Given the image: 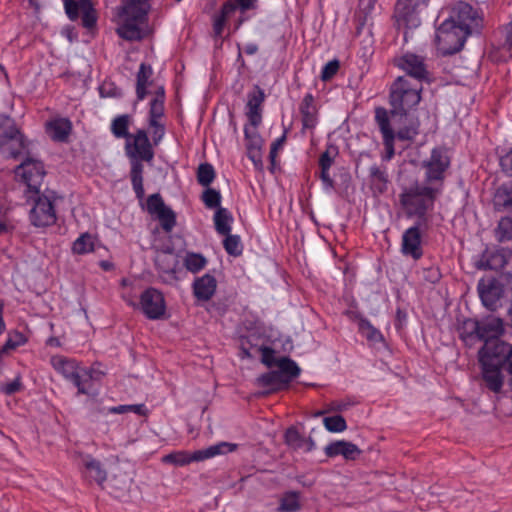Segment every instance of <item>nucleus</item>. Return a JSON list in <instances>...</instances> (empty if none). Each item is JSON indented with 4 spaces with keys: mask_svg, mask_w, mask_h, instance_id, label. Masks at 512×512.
<instances>
[{
    "mask_svg": "<svg viewBox=\"0 0 512 512\" xmlns=\"http://www.w3.org/2000/svg\"><path fill=\"white\" fill-rule=\"evenodd\" d=\"M202 200L208 208H219L221 202L220 193L212 188H208L203 192Z\"/></svg>",
    "mask_w": 512,
    "mask_h": 512,
    "instance_id": "obj_52",
    "label": "nucleus"
},
{
    "mask_svg": "<svg viewBox=\"0 0 512 512\" xmlns=\"http://www.w3.org/2000/svg\"><path fill=\"white\" fill-rule=\"evenodd\" d=\"M430 0H397L393 17L400 27H417L420 24L419 14L424 11Z\"/></svg>",
    "mask_w": 512,
    "mask_h": 512,
    "instance_id": "obj_10",
    "label": "nucleus"
},
{
    "mask_svg": "<svg viewBox=\"0 0 512 512\" xmlns=\"http://www.w3.org/2000/svg\"><path fill=\"white\" fill-rule=\"evenodd\" d=\"M302 505L300 502V493L296 491H286L279 500L278 512H298Z\"/></svg>",
    "mask_w": 512,
    "mask_h": 512,
    "instance_id": "obj_28",
    "label": "nucleus"
},
{
    "mask_svg": "<svg viewBox=\"0 0 512 512\" xmlns=\"http://www.w3.org/2000/svg\"><path fill=\"white\" fill-rule=\"evenodd\" d=\"M146 206L150 214L157 216L164 231L170 232L174 228L176 225V215L171 208L165 205L160 194L150 195Z\"/></svg>",
    "mask_w": 512,
    "mask_h": 512,
    "instance_id": "obj_18",
    "label": "nucleus"
},
{
    "mask_svg": "<svg viewBox=\"0 0 512 512\" xmlns=\"http://www.w3.org/2000/svg\"><path fill=\"white\" fill-rule=\"evenodd\" d=\"M52 367L77 388L78 395H89L94 370L81 366L76 360L57 355L51 357Z\"/></svg>",
    "mask_w": 512,
    "mask_h": 512,
    "instance_id": "obj_6",
    "label": "nucleus"
},
{
    "mask_svg": "<svg viewBox=\"0 0 512 512\" xmlns=\"http://www.w3.org/2000/svg\"><path fill=\"white\" fill-rule=\"evenodd\" d=\"M34 206L30 211L31 223L36 227H45L55 223L56 214L50 196L35 194Z\"/></svg>",
    "mask_w": 512,
    "mask_h": 512,
    "instance_id": "obj_16",
    "label": "nucleus"
},
{
    "mask_svg": "<svg viewBox=\"0 0 512 512\" xmlns=\"http://www.w3.org/2000/svg\"><path fill=\"white\" fill-rule=\"evenodd\" d=\"M450 165L447 154L440 149H433L429 159L423 161L425 169V183L433 186H443L445 171Z\"/></svg>",
    "mask_w": 512,
    "mask_h": 512,
    "instance_id": "obj_13",
    "label": "nucleus"
},
{
    "mask_svg": "<svg viewBox=\"0 0 512 512\" xmlns=\"http://www.w3.org/2000/svg\"><path fill=\"white\" fill-rule=\"evenodd\" d=\"M128 412H133L140 416H146L148 414V409L145 404H127L107 408V413L110 414H125Z\"/></svg>",
    "mask_w": 512,
    "mask_h": 512,
    "instance_id": "obj_40",
    "label": "nucleus"
},
{
    "mask_svg": "<svg viewBox=\"0 0 512 512\" xmlns=\"http://www.w3.org/2000/svg\"><path fill=\"white\" fill-rule=\"evenodd\" d=\"M339 62L337 60L329 61L322 69L321 79L323 81L330 80L338 71Z\"/></svg>",
    "mask_w": 512,
    "mask_h": 512,
    "instance_id": "obj_57",
    "label": "nucleus"
},
{
    "mask_svg": "<svg viewBox=\"0 0 512 512\" xmlns=\"http://www.w3.org/2000/svg\"><path fill=\"white\" fill-rule=\"evenodd\" d=\"M262 352V362L267 367H273L277 365V361L279 358L275 356V352L270 347H263L261 349Z\"/></svg>",
    "mask_w": 512,
    "mask_h": 512,
    "instance_id": "obj_59",
    "label": "nucleus"
},
{
    "mask_svg": "<svg viewBox=\"0 0 512 512\" xmlns=\"http://www.w3.org/2000/svg\"><path fill=\"white\" fill-rule=\"evenodd\" d=\"M122 297L128 305L140 310L149 320H160L166 317V301L161 290H143L138 302L126 295Z\"/></svg>",
    "mask_w": 512,
    "mask_h": 512,
    "instance_id": "obj_9",
    "label": "nucleus"
},
{
    "mask_svg": "<svg viewBox=\"0 0 512 512\" xmlns=\"http://www.w3.org/2000/svg\"><path fill=\"white\" fill-rule=\"evenodd\" d=\"M225 239L223 240V246L226 252L232 256H239L242 254L243 246L238 235L223 234Z\"/></svg>",
    "mask_w": 512,
    "mask_h": 512,
    "instance_id": "obj_42",
    "label": "nucleus"
},
{
    "mask_svg": "<svg viewBox=\"0 0 512 512\" xmlns=\"http://www.w3.org/2000/svg\"><path fill=\"white\" fill-rule=\"evenodd\" d=\"M233 217L231 213L223 207H219L214 215L215 229L218 234H228L231 232V223Z\"/></svg>",
    "mask_w": 512,
    "mask_h": 512,
    "instance_id": "obj_31",
    "label": "nucleus"
},
{
    "mask_svg": "<svg viewBox=\"0 0 512 512\" xmlns=\"http://www.w3.org/2000/svg\"><path fill=\"white\" fill-rule=\"evenodd\" d=\"M235 10V6L231 3L224 4L221 15L217 16L214 20V33L216 36H221L226 18Z\"/></svg>",
    "mask_w": 512,
    "mask_h": 512,
    "instance_id": "obj_48",
    "label": "nucleus"
},
{
    "mask_svg": "<svg viewBox=\"0 0 512 512\" xmlns=\"http://www.w3.org/2000/svg\"><path fill=\"white\" fill-rule=\"evenodd\" d=\"M152 75V68L145 63L140 65L139 71L137 73V82H136V95L138 100H143L147 94L146 87L148 85V81Z\"/></svg>",
    "mask_w": 512,
    "mask_h": 512,
    "instance_id": "obj_34",
    "label": "nucleus"
},
{
    "mask_svg": "<svg viewBox=\"0 0 512 512\" xmlns=\"http://www.w3.org/2000/svg\"><path fill=\"white\" fill-rule=\"evenodd\" d=\"M264 100V91L257 85L247 94L246 116L250 126L254 128H257L262 121V104Z\"/></svg>",
    "mask_w": 512,
    "mask_h": 512,
    "instance_id": "obj_19",
    "label": "nucleus"
},
{
    "mask_svg": "<svg viewBox=\"0 0 512 512\" xmlns=\"http://www.w3.org/2000/svg\"><path fill=\"white\" fill-rule=\"evenodd\" d=\"M215 178V171L211 164H200L197 170V181L202 186H209Z\"/></svg>",
    "mask_w": 512,
    "mask_h": 512,
    "instance_id": "obj_44",
    "label": "nucleus"
},
{
    "mask_svg": "<svg viewBox=\"0 0 512 512\" xmlns=\"http://www.w3.org/2000/svg\"><path fill=\"white\" fill-rule=\"evenodd\" d=\"M84 467L89 472V476L98 484L101 485L106 481L107 472L100 461L88 455L84 458Z\"/></svg>",
    "mask_w": 512,
    "mask_h": 512,
    "instance_id": "obj_29",
    "label": "nucleus"
},
{
    "mask_svg": "<svg viewBox=\"0 0 512 512\" xmlns=\"http://www.w3.org/2000/svg\"><path fill=\"white\" fill-rule=\"evenodd\" d=\"M15 174L23 179L29 192L34 194L40 193V186L45 176L42 162L32 157H27L16 167Z\"/></svg>",
    "mask_w": 512,
    "mask_h": 512,
    "instance_id": "obj_14",
    "label": "nucleus"
},
{
    "mask_svg": "<svg viewBox=\"0 0 512 512\" xmlns=\"http://www.w3.org/2000/svg\"><path fill=\"white\" fill-rule=\"evenodd\" d=\"M500 165L506 174L512 176V150L500 158Z\"/></svg>",
    "mask_w": 512,
    "mask_h": 512,
    "instance_id": "obj_63",
    "label": "nucleus"
},
{
    "mask_svg": "<svg viewBox=\"0 0 512 512\" xmlns=\"http://www.w3.org/2000/svg\"><path fill=\"white\" fill-rule=\"evenodd\" d=\"M13 225L8 218L7 210L0 206V234H9Z\"/></svg>",
    "mask_w": 512,
    "mask_h": 512,
    "instance_id": "obj_60",
    "label": "nucleus"
},
{
    "mask_svg": "<svg viewBox=\"0 0 512 512\" xmlns=\"http://www.w3.org/2000/svg\"><path fill=\"white\" fill-rule=\"evenodd\" d=\"M206 259L197 253H188L185 257V266L191 272H198L206 265Z\"/></svg>",
    "mask_w": 512,
    "mask_h": 512,
    "instance_id": "obj_49",
    "label": "nucleus"
},
{
    "mask_svg": "<svg viewBox=\"0 0 512 512\" xmlns=\"http://www.w3.org/2000/svg\"><path fill=\"white\" fill-rule=\"evenodd\" d=\"M130 123V116L127 114L116 117L111 124V131L117 138H131L132 135L128 133V126Z\"/></svg>",
    "mask_w": 512,
    "mask_h": 512,
    "instance_id": "obj_38",
    "label": "nucleus"
},
{
    "mask_svg": "<svg viewBox=\"0 0 512 512\" xmlns=\"http://www.w3.org/2000/svg\"><path fill=\"white\" fill-rule=\"evenodd\" d=\"M27 341L28 338L22 332L18 330L10 331L5 344L0 349V353L8 354L10 351L25 345Z\"/></svg>",
    "mask_w": 512,
    "mask_h": 512,
    "instance_id": "obj_35",
    "label": "nucleus"
},
{
    "mask_svg": "<svg viewBox=\"0 0 512 512\" xmlns=\"http://www.w3.org/2000/svg\"><path fill=\"white\" fill-rule=\"evenodd\" d=\"M423 278L430 284H436L441 278V273L438 268L431 267L423 271Z\"/></svg>",
    "mask_w": 512,
    "mask_h": 512,
    "instance_id": "obj_61",
    "label": "nucleus"
},
{
    "mask_svg": "<svg viewBox=\"0 0 512 512\" xmlns=\"http://www.w3.org/2000/svg\"><path fill=\"white\" fill-rule=\"evenodd\" d=\"M496 237L501 242L512 240V218L504 217L499 221Z\"/></svg>",
    "mask_w": 512,
    "mask_h": 512,
    "instance_id": "obj_47",
    "label": "nucleus"
},
{
    "mask_svg": "<svg viewBox=\"0 0 512 512\" xmlns=\"http://www.w3.org/2000/svg\"><path fill=\"white\" fill-rule=\"evenodd\" d=\"M375 121L382 133L384 145L387 149H390L389 157H391L394 154L393 143L395 139V133L390 125L389 112L383 107H377L375 109Z\"/></svg>",
    "mask_w": 512,
    "mask_h": 512,
    "instance_id": "obj_22",
    "label": "nucleus"
},
{
    "mask_svg": "<svg viewBox=\"0 0 512 512\" xmlns=\"http://www.w3.org/2000/svg\"><path fill=\"white\" fill-rule=\"evenodd\" d=\"M150 0H122V23L117 28L119 37L127 41H139L144 37L143 25L150 9Z\"/></svg>",
    "mask_w": 512,
    "mask_h": 512,
    "instance_id": "obj_4",
    "label": "nucleus"
},
{
    "mask_svg": "<svg viewBox=\"0 0 512 512\" xmlns=\"http://www.w3.org/2000/svg\"><path fill=\"white\" fill-rule=\"evenodd\" d=\"M494 207L505 210L512 207V183L500 186L494 195Z\"/></svg>",
    "mask_w": 512,
    "mask_h": 512,
    "instance_id": "obj_30",
    "label": "nucleus"
},
{
    "mask_svg": "<svg viewBox=\"0 0 512 512\" xmlns=\"http://www.w3.org/2000/svg\"><path fill=\"white\" fill-rule=\"evenodd\" d=\"M395 65L403 70L411 81H418L423 84V81H428L429 72L425 59L414 53H405L402 56L394 59Z\"/></svg>",
    "mask_w": 512,
    "mask_h": 512,
    "instance_id": "obj_15",
    "label": "nucleus"
},
{
    "mask_svg": "<svg viewBox=\"0 0 512 512\" xmlns=\"http://www.w3.org/2000/svg\"><path fill=\"white\" fill-rule=\"evenodd\" d=\"M217 281L215 277L209 273L205 274L204 276L197 278L192 288H216Z\"/></svg>",
    "mask_w": 512,
    "mask_h": 512,
    "instance_id": "obj_55",
    "label": "nucleus"
},
{
    "mask_svg": "<svg viewBox=\"0 0 512 512\" xmlns=\"http://www.w3.org/2000/svg\"><path fill=\"white\" fill-rule=\"evenodd\" d=\"M440 193L441 187L439 185L415 183L405 188L399 199L407 216H416L418 220L428 221L427 212L433 209L435 200Z\"/></svg>",
    "mask_w": 512,
    "mask_h": 512,
    "instance_id": "obj_3",
    "label": "nucleus"
},
{
    "mask_svg": "<svg viewBox=\"0 0 512 512\" xmlns=\"http://www.w3.org/2000/svg\"><path fill=\"white\" fill-rule=\"evenodd\" d=\"M126 152L130 158H133L130 171L133 190L137 198L142 199L145 192L142 176L143 165L140 160L150 162L154 157L152 145L145 130H138L136 134L132 135V137L128 139L126 143Z\"/></svg>",
    "mask_w": 512,
    "mask_h": 512,
    "instance_id": "obj_2",
    "label": "nucleus"
},
{
    "mask_svg": "<svg viewBox=\"0 0 512 512\" xmlns=\"http://www.w3.org/2000/svg\"><path fill=\"white\" fill-rule=\"evenodd\" d=\"M456 26L462 28L468 34L478 33L483 27L482 12L474 9L469 3L458 2L453 7V15Z\"/></svg>",
    "mask_w": 512,
    "mask_h": 512,
    "instance_id": "obj_12",
    "label": "nucleus"
},
{
    "mask_svg": "<svg viewBox=\"0 0 512 512\" xmlns=\"http://www.w3.org/2000/svg\"><path fill=\"white\" fill-rule=\"evenodd\" d=\"M469 34L456 26L454 18L445 20L437 29L436 45L442 55H451L460 51Z\"/></svg>",
    "mask_w": 512,
    "mask_h": 512,
    "instance_id": "obj_7",
    "label": "nucleus"
},
{
    "mask_svg": "<svg viewBox=\"0 0 512 512\" xmlns=\"http://www.w3.org/2000/svg\"><path fill=\"white\" fill-rule=\"evenodd\" d=\"M504 332L503 321L500 318H491L485 321L473 322V329L471 335H475L479 340L484 341V345L482 348H486L488 344H491L492 347H500L503 346H512L502 340H500V336Z\"/></svg>",
    "mask_w": 512,
    "mask_h": 512,
    "instance_id": "obj_11",
    "label": "nucleus"
},
{
    "mask_svg": "<svg viewBox=\"0 0 512 512\" xmlns=\"http://www.w3.org/2000/svg\"><path fill=\"white\" fill-rule=\"evenodd\" d=\"M319 177L323 183L325 190H332L334 189L335 183L334 180L331 178L329 174V169L320 168V174Z\"/></svg>",
    "mask_w": 512,
    "mask_h": 512,
    "instance_id": "obj_62",
    "label": "nucleus"
},
{
    "mask_svg": "<svg viewBox=\"0 0 512 512\" xmlns=\"http://www.w3.org/2000/svg\"><path fill=\"white\" fill-rule=\"evenodd\" d=\"M150 132L152 135V140L154 145H158V143L163 139L165 134V126L160 122V120H149Z\"/></svg>",
    "mask_w": 512,
    "mask_h": 512,
    "instance_id": "obj_54",
    "label": "nucleus"
},
{
    "mask_svg": "<svg viewBox=\"0 0 512 512\" xmlns=\"http://www.w3.org/2000/svg\"><path fill=\"white\" fill-rule=\"evenodd\" d=\"M51 137L57 141H64L68 137L71 124L66 119H59L49 123Z\"/></svg>",
    "mask_w": 512,
    "mask_h": 512,
    "instance_id": "obj_36",
    "label": "nucleus"
},
{
    "mask_svg": "<svg viewBox=\"0 0 512 512\" xmlns=\"http://www.w3.org/2000/svg\"><path fill=\"white\" fill-rule=\"evenodd\" d=\"M423 84L411 81L407 76H399L391 84L389 102L391 116H406L421 101Z\"/></svg>",
    "mask_w": 512,
    "mask_h": 512,
    "instance_id": "obj_5",
    "label": "nucleus"
},
{
    "mask_svg": "<svg viewBox=\"0 0 512 512\" xmlns=\"http://www.w3.org/2000/svg\"><path fill=\"white\" fill-rule=\"evenodd\" d=\"M505 40L503 42V48L512 50V21L503 28Z\"/></svg>",
    "mask_w": 512,
    "mask_h": 512,
    "instance_id": "obj_64",
    "label": "nucleus"
},
{
    "mask_svg": "<svg viewBox=\"0 0 512 512\" xmlns=\"http://www.w3.org/2000/svg\"><path fill=\"white\" fill-rule=\"evenodd\" d=\"M428 229L427 220H417L414 226L408 228L402 236V252L404 255L419 259L423 255L421 233Z\"/></svg>",
    "mask_w": 512,
    "mask_h": 512,
    "instance_id": "obj_17",
    "label": "nucleus"
},
{
    "mask_svg": "<svg viewBox=\"0 0 512 512\" xmlns=\"http://www.w3.org/2000/svg\"><path fill=\"white\" fill-rule=\"evenodd\" d=\"M245 140H246V149L247 155L249 159L256 165H261L262 163V139L259 136L256 128L245 126L244 128Z\"/></svg>",
    "mask_w": 512,
    "mask_h": 512,
    "instance_id": "obj_23",
    "label": "nucleus"
},
{
    "mask_svg": "<svg viewBox=\"0 0 512 512\" xmlns=\"http://www.w3.org/2000/svg\"><path fill=\"white\" fill-rule=\"evenodd\" d=\"M236 448L235 444L221 442L216 445H212L203 450H197V457L199 461L213 458L217 455L224 454L226 452H232Z\"/></svg>",
    "mask_w": 512,
    "mask_h": 512,
    "instance_id": "obj_33",
    "label": "nucleus"
},
{
    "mask_svg": "<svg viewBox=\"0 0 512 512\" xmlns=\"http://www.w3.org/2000/svg\"><path fill=\"white\" fill-rule=\"evenodd\" d=\"M285 440L288 445L294 447L295 449L303 448V442L305 438L298 432L294 427H290L285 432Z\"/></svg>",
    "mask_w": 512,
    "mask_h": 512,
    "instance_id": "obj_53",
    "label": "nucleus"
},
{
    "mask_svg": "<svg viewBox=\"0 0 512 512\" xmlns=\"http://www.w3.org/2000/svg\"><path fill=\"white\" fill-rule=\"evenodd\" d=\"M303 128L313 129L317 123V109L311 94L305 95L300 105Z\"/></svg>",
    "mask_w": 512,
    "mask_h": 512,
    "instance_id": "obj_25",
    "label": "nucleus"
},
{
    "mask_svg": "<svg viewBox=\"0 0 512 512\" xmlns=\"http://www.w3.org/2000/svg\"><path fill=\"white\" fill-rule=\"evenodd\" d=\"M479 297L485 307L489 310H496L504 290H477Z\"/></svg>",
    "mask_w": 512,
    "mask_h": 512,
    "instance_id": "obj_39",
    "label": "nucleus"
},
{
    "mask_svg": "<svg viewBox=\"0 0 512 512\" xmlns=\"http://www.w3.org/2000/svg\"><path fill=\"white\" fill-rule=\"evenodd\" d=\"M93 249V239L92 236L88 233H84L79 238H77L72 246V250L75 254H85L93 251Z\"/></svg>",
    "mask_w": 512,
    "mask_h": 512,
    "instance_id": "obj_45",
    "label": "nucleus"
},
{
    "mask_svg": "<svg viewBox=\"0 0 512 512\" xmlns=\"http://www.w3.org/2000/svg\"><path fill=\"white\" fill-rule=\"evenodd\" d=\"M22 389V383L19 377L14 379L13 381L2 384L0 387V391L5 395H13L19 392Z\"/></svg>",
    "mask_w": 512,
    "mask_h": 512,
    "instance_id": "obj_58",
    "label": "nucleus"
},
{
    "mask_svg": "<svg viewBox=\"0 0 512 512\" xmlns=\"http://www.w3.org/2000/svg\"><path fill=\"white\" fill-rule=\"evenodd\" d=\"M474 265L479 270H498L503 268V271L512 264H509L506 255L502 250L486 249L478 259L475 260Z\"/></svg>",
    "mask_w": 512,
    "mask_h": 512,
    "instance_id": "obj_20",
    "label": "nucleus"
},
{
    "mask_svg": "<svg viewBox=\"0 0 512 512\" xmlns=\"http://www.w3.org/2000/svg\"><path fill=\"white\" fill-rule=\"evenodd\" d=\"M65 12L68 18L75 21L79 17V12H82L84 0H63Z\"/></svg>",
    "mask_w": 512,
    "mask_h": 512,
    "instance_id": "obj_51",
    "label": "nucleus"
},
{
    "mask_svg": "<svg viewBox=\"0 0 512 512\" xmlns=\"http://www.w3.org/2000/svg\"><path fill=\"white\" fill-rule=\"evenodd\" d=\"M358 329H359V332L364 337H366V339L368 341L381 342L383 340V335L380 332V330L375 328L372 325V323L366 318L361 317L359 319Z\"/></svg>",
    "mask_w": 512,
    "mask_h": 512,
    "instance_id": "obj_37",
    "label": "nucleus"
},
{
    "mask_svg": "<svg viewBox=\"0 0 512 512\" xmlns=\"http://www.w3.org/2000/svg\"><path fill=\"white\" fill-rule=\"evenodd\" d=\"M479 363L482 379L490 391H501L504 383L503 369L510 376L509 386L512 389V346L500 345L497 348L488 344L486 348L479 350Z\"/></svg>",
    "mask_w": 512,
    "mask_h": 512,
    "instance_id": "obj_1",
    "label": "nucleus"
},
{
    "mask_svg": "<svg viewBox=\"0 0 512 512\" xmlns=\"http://www.w3.org/2000/svg\"><path fill=\"white\" fill-rule=\"evenodd\" d=\"M82 4V25L87 29H92L97 22L96 11L90 0H84Z\"/></svg>",
    "mask_w": 512,
    "mask_h": 512,
    "instance_id": "obj_43",
    "label": "nucleus"
},
{
    "mask_svg": "<svg viewBox=\"0 0 512 512\" xmlns=\"http://www.w3.org/2000/svg\"><path fill=\"white\" fill-rule=\"evenodd\" d=\"M338 155V149L334 145H329L319 158L320 168L330 169Z\"/></svg>",
    "mask_w": 512,
    "mask_h": 512,
    "instance_id": "obj_50",
    "label": "nucleus"
},
{
    "mask_svg": "<svg viewBox=\"0 0 512 512\" xmlns=\"http://www.w3.org/2000/svg\"><path fill=\"white\" fill-rule=\"evenodd\" d=\"M164 98V88H161V94L156 95L150 103L149 120H160L164 115Z\"/></svg>",
    "mask_w": 512,
    "mask_h": 512,
    "instance_id": "obj_41",
    "label": "nucleus"
},
{
    "mask_svg": "<svg viewBox=\"0 0 512 512\" xmlns=\"http://www.w3.org/2000/svg\"><path fill=\"white\" fill-rule=\"evenodd\" d=\"M27 148L25 138L15 122L6 117L0 120V151L5 157L18 158Z\"/></svg>",
    "mask_w": 512,
    "mask_h": 512,
    "instance_id": "obj_8",
    "label": "nucleus"
},
{
    "mask_svg": "<svg viewBox=\"0 0 512 512\" xmlns=\"http://www.w3.org/2000/svg\"><path fill=\"white\" fill-rule=\"evenodd\" d=\"M276 366L278 367L277 373L287 386L301 373L298 364L287 356L280 357Z\"/></svg>",
    "mask_w": 512,
    "mask_h": 512,
    "instance_id": "obj_24",
    "label": "nucleus"
},
{
    "mask_svg": "<svg viewBox=\"0 0 512 512\" xmlns=\"http://www.w3.org/2000/svg\"><path fill=\"white\" fill-rule=\"evenodd\" d=\"M418 126V122H415L401 128L397 133L398 138L401 140H412L418 134Z\"/></svg>",
    "mask_w": 512,
    "mask_h": 512,
    "instance_id": "obj_56",
    "label": "nucleus"
},
{
    "mask_svg": "<svg viewBox=\"0 0 512 512\" xmlns=\"http://www.w3.org/2000/svg\"><path fill=\"white\" fill-rule=\"evenodd\" d=\"M323 424L329 432L339 433L347 428L346 420L341 415L325 417Z\"/></svg>",
    "mask_w": 512,
    "mask_h": 512,
    "instance_id": "obj_46",
    "label": "nucleus"
},
{
    "mask_svg": "<svg viewBox=\"0 0 512 512\" xmlns=\"http://www.w3.org/2000/svg\"><path fill=\"white\" fill-rule=\"evenodd\" d=\"M257 384L261 387L269 388L271 391H279L287 387L276 370L261 374L257 378Z\"/></svg>",
    "mask_w": 512,
    "mask_h": 512,
    "instance_id": "obj_32",
    "label": "nucleus"
},
{
    "mask_svg": "<svg viewBox=\"0 0 512 512\" xmlns=\"http://www.w3.org/2000/svg\"><path fill=\"white\" fill-rule=\"evenodd\" d=\"M324 452L327 457L343 456L346 460H355L361 454L359 447L345 440H338L328 444Z\"/></svg>",
    "mask_w": 512,
    "mask_h": 512,
    "instance_id": "obj_21",
    "label": "nucleus"
},
{
    "mask_svg": "<svg viewBox=\"0 0 512 512\" xmlns=\"http://www.w3.org/2000/svg\"><path fill=\"white\" fill-rule=\"evenodd\" d=\"M369 179L374 192L381 194L386 191L388 176L384 168L377 165L371 166L369 169Z\"/></svg>",
    "mask_w": 512,
    "mask_h": 512,
    "instance_id": "obj_27",
    "label": "nucleus"
},
{
    "mask_svg": "<svg viewBox=\"0 0 512 512\" xmlns=\"http://www.w3.org/2000/svg\"><path fill=\"white\" fill-rule=\"evenodd\" d=\"M162 462L165 464H172L177 467H183L191 464L192 462H199L197 451L190 453L185 450L171 452L162 457Z\"/></svg>",
    "mask_w": 512,
    "mask_h": 512,
    "instance_id": "obj_26",
    "label": "nucleus"
}]
</instances>
